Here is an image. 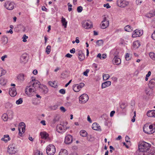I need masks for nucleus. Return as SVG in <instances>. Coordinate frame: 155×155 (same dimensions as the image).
<instances>
[{
    "label": "nucleus",
    "mask_w": 155,
    "mask_h": 155,
    "mask_svg": "<svg viewBox=\"0 0 155 155\" xmlns=\"http://www.w3.org/2000/svg\"><path fill=\"white\" fill-rule=\"evenodd\" d=\"M150 146L151 145L150 143L144 141H142L139 143L138 150L141 152L149 153L150 152Z\"/></svg>",
    "instance_id": "1"
},
{
    "label": "nucleus",
    "mask_w": 155,
    "mask_h": 155,
    "mask_svg": "<svg viewBox=\"0 0 155 155\" xmlns=\"http://www.w3.org/2000/svg\"><path fill=\"white\" fill-rule=\"evenodd\" d=\"M54 146L52 144H49L47 147L46 152L48 155H53L55 152Z\"/></svg>",
    "instance_id": "2"
},
{
    "label": "nucleus",
    "mask_w": 155,
    "mask_h": 155,
    "mask_svg": "<svg viewBox=\"0 0 155 155\" xmlns=\"http://www.w3.org/2000/svg\"><path fill=\"white\" fill-rule=\"evenodd\" d=\"M27 86L25 89V93L28 96L31 97L35 95V89L33 87H29Z\"/></svg>",
    "instance_id": "3"
},
{
    "label": "nucleus",
    "mask_w": 155,
    "mask_h": 155,
    "mask_svg": "<svg viewBox=\"0 0 155 155\" xmlns=\"http://www.w3.org/2000/svg\"><path fill=\"white\" fill-rule=\"evenodd\" d=\"M18 150L15 147V144L9 145L8 147V152L10 154H14L18 152Z\"/></svg>",
    "instance_id": "4"
},
{
    "label": "nucleus",
    "mask_w": 155,
    "mask_h": 155,
    "mask_svg": "<svg viewBox=\"0 0 155 155\" xmlns=\"http://www.w3.org/2000/svg\"><path fill=\"white\" fill-rule=\"evenodd\" d=\"M83 27L86 29L91 28L93 27L92 23L89 20L83 21L82 23Z\"/></svg>",
    "instance_id": "5"
},
{
    "label": "nucleus",
    "mask_w": 155,
    "mask_h": 155,
    "mask_svg": "<svg viewBox=\"0 0 155 155\" xmlns=\"http://www.w3.org/2000/svg\"><path fill=\"white\" fill-rule=\"evenodd\" d=\"M89 99L88 96L86 94H83L79 97V101L80 103L84 104Z\"/></svg>",
    "instance_id": "6"
},
{
    "label": "nucleus",
    "mask_w": 155,
    "mask_h": 155,
    "mask_svg": "<svg viewBox=\"0 0 155 155\" xmlns=\"http://www.w3.org/2000/svg\"><path fill=\"white\" fill-rule=\"evenodd\" d=\"M67 128V127L65 128L64 125L61 124H58L56 127V131L59 133L64 132Z\"/></svg>",
    "instance_id": "7"
},
{
    "label": "nucleus",
    "mask_w": 155,
    "mask_h": 155,
    "mask_svg": "<svg viewBox=\"0 0 155 155\" xmlns=\"http://www.w3.org/2000/svg\"><path fill=\"white\" fill-rule=\"evenodd\" d=\"M5 7L7 9L12 10L14 8V3L10 1H6L5 4Z\"/></svg>",
    "instance_id": "8"
},
{
    "label": "nucleus",
    "mask_w": 155,
    "mask_h": 155,
    "mask_svg": "<svg viewBox=\"0 0 155 155\" xmlns=\"http://www.w3.org/2000/svg\"><path fill=\"white\" fill-rule=\"evenodd\" d=\"M117 3L118 6L122 8L126 7L129 4L127 2L122 0H118L117 1Z\"/></svg>",
    "instance_id": "9"
},
{
    "label": "nucleus",
    "mask_w": 155,
    "mask_h": 155,
    "mask_svg": "<svg viewBox=\"0 0 155 155\" xmlns=\"http://www.w3.org/2000/svg\"><path fill=\"white\" fill-rule=\"evenodd\" d=\"M39 91L43 94H47L48 90L47 87L45 86L42 84H41L39 87Z\"/></svg>",
    "instance_id": "10"
},
{
    "label": "nucleus",
    "mask_w": 155,
    "mask_h": 155,
    "mask_svg": "<svg viewBox=\"0 0 155 155\" xmlns=\"http://www.w3.org/2000/svg\"><path fill=\"white\" fill-rule=\"evenodd\" d=\"M109 21L107 19L106 17H104L103 20L102 21L101 28L102 29H105L109 25Z\"/></svg>",
    "instance_id": "11"
},
{
    "label": "nucleus",
    "mask_w": 155,
    "mask_h": 155,
    "mask_svg": "<svg viewBox=\"0 0 155 155\" xmlns=\"http://www.w3.org/2000/svg\"><path fill=\"white\" fill-rule=\"evenodd\" d=\"M73 137L71 135H67L65 137L64 142L66 144H70L72 143Z\"/></svg>",
    "instance_id": "12"
},
{
    "label": "nucleus",
    "mask_w": 155,
    "mask_h": 155,
    "mask_svg": "<svg viewBox=\"0 0 155 155\" xmlns=\"http://www.w3.org/2000/svg\"><path fill=\"white\" fill-rule=\"evenodd\" d=\"M28 60L27 54L26 53L23 54L20 58V62L21 63H25Z\"/></svg>",
    "instance_id": "13"
},
{
    "label": "nucleus",
    "mask_w": 155,
    "mask_h": 155,
    "mask_svg": "<svg viewBox=\"0 0 155 155\" xmlns=\"http://www.w3.org/2000/svg\"><path fill=\"white\" fill-rule=\"evenodd\" d=\"M134 32V33L132 35V37L133 38L139 37L142 35L143 34V31L138 29L135 30Z\"/></svg>",
    "instance_id": "14"
},
{
    "label": "nucleus",
    "mask_w": 155,
    "mask_h": 155,
    "mask_svg": "<svg viewBox=\"0 0 155 155\" xmlns=\"http://www.w3.org/2000/svg\"><path fill=\"white\" fill-rule=\"evenodd\" d=\"M9 94L12 97L15 96L16 94V89L15 87H12L9 89Z\"/></svg>",
    "instance_id": "15"
},
{
    "label": "nucleus",
    "mask_w": 155,
    "mask_h": 155,
    "mask_svg": "<svg viewBox=\"0 0 155 155\" xmlns=\"http://www.w3.org/2000/svg\"><path fill=\"white\" fill-rule=\"evenodd\" d=\"M32 87L35 90L38 87L39 88V87L41 84H40V82L38 80H35L34 82L33 80H32L31 83L32 84Z\"/></svg>",
    "instance_id": "16"
},
{
    "label": "nucleus",
    "mask_w": 155,
    "mask_h": 155,
    "mask_svg": "<svg viewBox=\"0 0 155 155\" xmlns=\"http://www.w3.org/2000/svg\"><path fill=\"white\" fill-rule=\"evenodd\" d=\"M143 131L146 133L151 134L155 132V130H150L149 129L148 126H144L143 127Z\"/></svg>",
    "instance_id": "17"
},
{
    "label": "nucleus",
    "mask_w": 155,
    "mask_h": 155,
    "mask_svg": "<svg viewBox=\"0 0 155 155\" xmlns=\"http://www.w3.org/2000/svg\"><path fill=\"white\" fill-rule=\"evenodd\" d=\"M112 62L114 64L118 65L121 63V61L120 58L115 56L112 60Z\"/></svg>",
    "instance_id": "18"
},
{
    "label": "nucleus",
    "mask_w": 155,
    "mask_h": 155,
    "mask_svg": "<svg viewBox=\"0 0 155 155\" xmlns=\"http://www.w3.org/2000/svg\"><path fill=\"white\" fill-rule=\"evenodd\" d=\"M92 128L94 130L101 131V127L99 125L96 123H94L92 126Z\"/></svg>",
    "instance_id": "19"
},
{
    "label": "nucleus",
    "mask_w": 155,
    "mask_h": 155,
    "mask_svg": "<svg viewBox=\"0 0 155 155\" xmlns=\"http://www.w3.org/2000/svg\"><path fill=\"white\" fill-rule=\"evenodd\" d=\"M26 75L25 74L21 73L19 74L17 76V79L20 82H23L25 79Z\"/></svg>",
    "instance_id": "20"
},
{
    "label": "nucleus",
    "mask_w": 155,
    "mask_h": 155,
    "mask_svg": "<svg viewBox=\"0 0 155 155\" xmlns=\"http://www.w3.org/2000/svg\"><path fill=\"white\" fill-rule=\"evenodd\" d=\"M41 138L42 139H47L48 138L49 135L45 131L41 132L40 134Z\"/></svg>",
    "instance_id": "21"
},
{
    "label": "nucleus",
    "mask_w": 155,
    "mask_h": 155,
    "mask_svg": "<svg viewBox=\"0 0 155 155\" xmlns=\"http://www.w3.org/2000/svg\"><path fill=\"white\" fill-rule=\"evenodd\" d=\"M149 88H152L155 86V79L153 78L151 79L148 84Z\"/></svg>",
    "instance_id": "22"
},
{
    "label": "nucleus",
    "mask_w": 155,
    "mask_h": 155,
    "mask_svg": "<svg viewBox=\"0 0 155 155\" xmlns=\"http://www.w3.org/2000/svg\"><path fill=\"white\" fill-rule=\"evenodd\" d=\"M147 114L149 117H155V110L148 111Z\"/></svg>",
    "instance_id": "23"
},
{
    "label": "nucleus",
    "mask_w": 155,
    "mask_h": 155,
    "mask_svg": "<svg viewBox=\"0 0 155 155\" xmlns=\"http://www.w3.org/2000/svg\"><path fill=\"white\" fill-rule=\"evenodd\" d=\"M18 127H20V129H21L22 132L23 133L25 132V125L24 122H22L20 123Z\"/></svg>",
    "instance_id": "24"
},
{
    "label": "nucleus",
    "mask_w": 155,
    "mask_h": 155,
    "mask_svg": "<svg viewBox=\"0 0 155 155\" xmlns=\"http://www.w3.org/2000/svg\"><path fill=\"white\" fill-rule=\"evenodd\" d=\"M111 82L110 81H107L103 83L102 84V88H105L107 87L110 86L111 85Z\"/></svg>",
    "instance_id": "25"
},
{
    "label": "nucleus",
    "mask_w": 155,
    "mask_h": 155,
    "mask_svg": "<svg viewBox=\"0 0 155 155\" xmlns=\"http://www.w3.org/2000/svg\"><path fill=\"white\" fill-rule=\"evenodd\" d=\"M11 140L10 138L9 137V135H5L4 136V137L1 139V140L4 141L5 142H7L8 140Z\"/></svg>",
    "instance_id": "26"
},
{
    "label": "nucleus",
    "mask_w": 155,
    "mask_h": 155,
    "mask_svg": "<svg viewBox=\"0 0 155 155\" xmlns=\"http://www.w3.org/2000/svg\"><path fill=\"white\" fill-rule=\"evenodd\" d=\"M73 90L75 92H78L81 90L78 84H74L73 86Z\"/></svg>",
    "instance_id": "27"
},
{
    "label": "nucleus",
    "mask_w": 155,
    "mask_h": 155,
    "mask_svg": "<svg viewBox=\"0 0 155 155\" xmlns=\"http://www.w3.org/2000/svg\"><path fill=\"white\" fill-rule=\"evenodd\" d=\"M155 15V13L153 11H151L149 13L146 15V16L148 18H150Z\"/></svg>",
    "instance_id": "28"
},
{
    "label": "nucleus",
    "mask_w": 155,
    "mask_h": 155,
    "mask_svg": "<svg viewBox=\"0 0 155 155\" xmlns=\"http://www.w3.org/2000/svg\"><path fill=\"white\" fill-rule=\"evenodd\" d=\"M67 151L64 149H62L59 153V155H67Z\"/></svg>",
    "instance_id": "29"
},
{
    "label": "nucleus",
    "mask_w": 155,
    "mask_h": 155,
    "mask_svg": "<svg viewBox=\"0 0 155 155\" xmlns=\"http://www.w3.org/2000/svg\"><path fill=\"white\" fill-rule=\"evenodd\" d=\"M13 112L12 110H10L8 111L7 115L8 117V119L11 120L13 118Z\"/></svg>",
    "instance_id": "30"
},
{
    "label": "nucleus",
    "mask_w": 155,
    "mask_h": 155,
    "mask_svg": "<svg viewBox=\"0 0 155 155\" xmlns=\"http://www.w3.org/2000/svg\"><path fill=\"white\" fill-rule=\"evenodd\" d=\"M7 82V80L4 78H2L0 79V83L1 84L3 85H5Z\"/></svg>",
    "instance_id": "31"
},
{
    "label": "nucleus",
    "mask_w": 155,
    "mask_h": 155,
    "mask_svg": "<svg viewBox=\"0 0 155 155\" xmlns=\"http://www.w3.org/2000/svg\"><path fill=\"white\" fill-rule=\"evenodd\" d=\"M124 29L125 31L128 32H130L132 31V28L130 25L126 26L124 28Z\"/></svg>",
    "instance_id": "32"
},
{
    "label": "nucleus",
    "mask_w": 155,
    "mask_h": 155,
    "mask_svg": "<svg viewBox=\"0 0 155 155\" xmlns=\"http://www.w3.org/2000/svg\"><path fill=\"white\" fill-rule=\"evenodd\" d=\"M2 41L4 44H6L8 41V38L7 36H3L2 38Z\"/></svg>",
    "instance_id": "33"
},
{
    "label": "nucleus",
    "mask_w": 155,
    "mask_h": 155,
    "mask_svg": "<svg viewBox=\"0 0 155 155\" xmlns=\"http://www.w3.org/2000/svg\"><path fill=\"white\" fill-rule=\"evenodd\" d=\"M140 45L139 41H135L133 43V46L135 48H138Z\"/></svg>",
    "instance_id": "34"
},
{
    "label": "nucleus",
    "mask_w": 155,
    "mask_h": 155,
    "mask_svg": "<svg viewBox=\"0 0 155 155\" xmlns=\"http://www.w3.org/2000/svg\"><path fill=\"white\" fill-rule=\"evenodd\" d=\"M61 21L62 24V25L64 26V28H66L67 22L66 21L65 18L62 17Z\"/></svg>",
    "instance_id": "35"
},
{
    "label": "nucleus",
    "mask_w": 155,
    "mask_h": 155,
    "mask_svg": "<svg viewBox=\"0 0 155 155\" xmlns=\"http://www.w3.org/2000/svg\"><path fill=\"white\" fill-rule=\"evenodd\" d=\"M97 57L98 58H99L101 59H103L106 58L107 56L105 54H103L102 55H101L100 53H99L97 54Z\"/></svg>",
    "instance_id": "36"
},
{
    "label": "nucleus",
    "mask_w": 155,
    "mask_h": 155,
    "mask_svg": "<svg viewBox=\"0 0 155 155\" xmlns=\"http://www.w3.org/2000/svg\"><path fill=\"white\" fill-rule=\"evenodd\" d=\"M2 118L4 121H7L8 120V117L7 114H3L2 116Z\"/></svg>",
    "instance_id": "37"
},
{
    "label": "nucleus",
    "mask_w": 155,
    "mask_h": 155,
    "mask_svg": "<svg viewBox=\"0 0 155 155\" xmlns=\"http://www.w3.org/2000/svg\"><path fill=\"white\" fill-rule=\"evenodd\" d=\"M149 55L150 57L153 60H155V54L153 52L150 53Z\"/></svg>",
    "instance_id": "38"
},
{
    "label": "nucleus",
    "mask_w": 155,
    "mask_h": 155,
    "mask_svg": "<svg viewBox=\"0 0 155 155\" xmlns=\"http://www.w3.org/2000/svg\"><path fill=\"white\" fill-rule=\"evenodd\" d=\"M6 73L5 70L0 68V77L4 75Z\"/></svg>",
    "instance_id": "39"
},
{
    "label": "nucleus",
    "mask_w": 155,
    "mask_h": 155,
    "mask_svg": "<svg viewBox=\"0 0 155 155\" xmlns=\"http://www.w3.org/2000/svg\"><path fill=\"white\" fill-rule=\"evenodd\" d=\"M80 134L81 136L84 137L86 136L87 133L84 130H82L80 131Z\"/></svg>",
    "instance_id": "40"
},
{
    "label": "nucleus",
    "mask_w": 155,
    "mask_h": 155,
    "mask_svg": "<svg viewBox=\"0 0 155 155\" xmlns=\"http://www.w3.org/2000/svg\"><path fill=\"white\" fill-rule=\"evenodd\" d=\"M48 84L51 87H56V84L55 82L49 81Z\"/></svg>",
    "instance_id": "41"
},
{
    "label": "nucleus",
    "mask_w": 155,
    "mask_h": 155,
    "mask_svg": "<svg viewBox=\"0 0 155 155\" xmlns=\"http://www.w3.org/2000/svg\"><path fill=\"white\" fill-rule=\"evenodd\" d=\"M103 42L102 40H100L97 41L96 43L98 46H100L103 44Z\"/></svg>",
    "instance_id": "42"
},
{
    "label": "nucleus",
    "mask_w": 155,
    "mask_h": 155,
    "mask_svg": "<svg viewBox=\"0 0 155 155\" xmlns=\"http://www.w3.org/2000/svg\"><path fill=\"white\" fill-rule=\"evenodd\" d=\"M51 46L50 45H48L46 48V52L48 54L50 53L51 51Z\"/></svg>",
    "instance_id": "43"
},
{
    "label": "nucleus",
    "mask_w": 155,
    "mask_h": 155,
    "mask_svg": "<svg viewBox=\"0 0 155 155\" xmlns=\"http://www.w3.org/2000/svg\"><path fill=\"white\" fill-rule=\"evenodd\" d=\"M79 60L81 61L83 60L84 58V54L78 56Z\"/></svg>",
    "instance_id": "44"
},
{
    "label": "nucleus",
    "mask_w": 155,
    "mask_h": 155,
    "mask_svg": "<svg viewBox=\"0 0 155 155\" xmlns=\"http://www.w3.org/2000/svg\"><path fill=\"white\" fill-rule=\"evenodd\" d=\"M22 102V98H20L18 100H17L16 101V103L17 104H21Z\"/></svg>",
    "instance_id": "45"
},
{
    "label": "nucleus",
    "mask_w": 155,
    "mask_h": 155,
    "mask_svg": "<svg viewBox=\"0 0 155 155\" xmlns=\"http://www.w3.org/2000/svg\"><path fill=\"white\" fill-rule=\"evenodd\" d=\"M125 58L127 61H129L131 59V57H130V54L128 53L126 54Z\"/></svg>",
    "instance_id": "46"
},
{
    "label": "nucleus",
    "mask_w": 155,
    "mask_h": 155,
    "mask_svg": "<svg viewBox=\"0 0 155 155\" xmlns=\"http://www.w3.org/2000/svg\"><path fill=\"white\" fill-rule=\"evenodd\" d=\"M103 77L104 80H106L109 78L110 76L108 74H105L103 75Z\"/></svg>",
    "instance_id": "47"
},
{
    "label": "nucleus",
    "mask_w": 155,
    "mask_h": 155,
    "mask_svg": "<svg viewBox=\"0 0 155 155\" xmlns=\"http://www.w3.org/2000/svg\"><path fill=\"white\" fill-rule=\"evenodd\" d=\"M82 7L81 6H79L77 8V11L78 12L80 13L82 12Z\"/></svg>",
    "instance_id": "48"
},
{
    "label": "nucleus",
    "mask_w": 155,
    "mask_h": 155,
    "mask_svg": "<svg viewBox=\"0 0 155 155\" xmlns=\"http://www.w3.org/2000/svg\"><path fill=\"white\" fill-rule=\"evenodd\" d=\"M58 107V104H55L51 107V109L52 110H55L57 109Z\"/></svg>",
    "instance_id": "49"
},
{
    "label": "nucleus",
    "mask_w": 155,
    "mask_h": 155,
    "mask_svg": "<svg viewBox=\"0 0 155 155\" xmlns=\"http://www.w3.org/2000/svg\"><path fill=\"white\" fill-rule=\"evenodd\" d=\"M28 38V37L27 36H26V35H24L23 37V41L24 42H25L27 40L26 39Z\"/></svg>",
    "instance_id": "50"
},
{
    "label": "nucleus",
    "mask_w": 155,
    "mask_h": 155,
    "mask_svg": "<svg viewBox=\"0 0 155 155\" xmlns=\"http://www.w3.org/2000/svg\"><path fill=\"white\" fill-rule=\"evenodd\" d=\"M89 69H87L86 71L84 72L83 74L84 75L86 76H88V73L89 72Z\"/></svg>",
    "instance_id": "51"
},
{
    "label": "nucleus",
    "mask_w": 155,
    "mask_h": 155,
    "mask_svg": "<svg viewBox=\"0 0 155 155\" xmlns=\"http://www.w3.org/2000/svg\"><path fill=\"white\" fill-rule=\"evenodd\" d=\"M59 92L62 94H64L65 93V91L64 89H61L59 91Z\"/></svg>",
    "instance_id": "52"
},
{
    "label": "nucleus",
    "mask_w": 155,
    "mask_h": 155,
    "mask_svg": "<svg viewBox=\"0 0 155 155\" xmlns=\"http://www.w3.org/2000/svg\"><path fill=\"white\" fill-rule=\"evenodd\" d=\"M60 109L61 111L63 112H65L66 110L64 108V107L63 106L61 107H60Z\"/></svg>",
    "instance_id": "53"
},
{
    "label": "nucleus",
    "mask_w": 155,
    "mask_h": 155,
    "mask_svg": "<svg viewBox=\"0 0 155 155\" xmlns=\"http://www.w3.org/2000/svg\"><path fill=\"white\" fill-rule=\"evenodd\" d=\"M78 85L81 89L84 86V84L83 83H81L78 84Z\"/></svg>",
    "instance_id": "54"
},
{
    "label": "nucleus",
    "mask_w": 155,
    "mask_h": 155,
    "mask_svg": "<svg viewBox=\"0 0 155 155\" xmlns=\"http://www.w3.org/2000/svg\"><path fill=\"white\" fill-rule=\"evenodd\" d=\"M104 7H106V8H110V6L109 5V4L107 3L106 4H104Z\"/></svg>",
    "instance_id": "55"
},
{
    "label": "nucleus",
    "mask_w": 155,
    "mask_h": 155,
    "mask_svg": "<svg viewBox=\"0 0 155 155\" xmlns=\"http://www.w3.org/2000/svg\"><path fill=\"white\" fill-rule=\"evenodd\" d=\"M151 38L154 40H155V30L151 35Z\"/></svg>",
    "instance_id": "56"
},
{
    "label": "nucleus",
    "mask_w": 155,
    "mask_h": 155,
    "mask_svg": "<svg viewBox=\"0 0 155 155\" xmlns=\"http://www.w3.org/2000/svg\"><path fill=\"white\" fill-rule=\"evenodd\" d=\"M65 57L68 58H71L72 57V55L69 53H68L65 55Z\"/></svg>",
    "instance_id": "57"
},
{
    "label": "nucleus",
    "mask_w": 155,
    "mask_h": 155,
    "mask_svg": "<svg viewBox=\"0 0 155 155\" xmlns=\"http://www.w3.org/2000/svg\"><path fill=\"white\" fill-rule=\"evenodd\" d=\"M18 131H19V135L20 136H21V137H22L23 136H22V134L21 133V130H20V127H18Z\"/></svg>",
    "instance_id": "58"
},
{
    "label": "nucleus",
    "mask_w": 155,
    "mask_h": 155,
    "mask_svg": "<svg viewBox=\"0 0 155 155\" xmlns=\"http://www.w3.org/2000/svg\"><path fill=\"white\" fill-rule=\"evenodd\" d=\"M115 113V111L114 110L112 111L111 112L110 114V116L111 117H112L113 116L114 114Z\"/></svg>",
    "instance_id": "59"
},
{
    "label": "nucleus",
    "mask_w": 155,
    "mask_h": 155,
    "mask_svg": "<svg viewBox=\"0 0 155 155\" xmlns=\"http://www.w3.org/2000/svg\"><path fill=\"white\" fill-rule=\"evenodd\" d=\"M145 92L147 94H149V89L147 88H145Z\"/></svg>",
    "instance_id": "60"
},
{
    "label": "nucleus",
    "mask_w": 155,
    "mask_h": 155,
    "mask_svg": "<svg viewBox=\"0 0 155 155\" xmlns=\"http://www.w3.org/2000/svg\"><path fill=\"white\" fill-rule=\"evenodd\" d=\"M7 57V55H5L3 56H2L1 57V58L3 61H5V58H6Z\"/></svg>",
    "instance_id": "61"
},
{
    "label": "nucleus",
    "mask_w": 155,
    "mask_h": 155,
    "mask_svg": "<svg viewBox=\"0 0 155 155\" xmlns=\"http://www.w3.org/2000/svg\"><path fill=\"white\" fill-rule=\"evenodd\" d=\"M75 49L74 48H73L72 49L70 50V52L71 53H74L75 52Z\"/></svg>",
    "instance_id": "62"
},
{
    "label": "nucleus",
    "mask_w": 155,
    "mask_h": 155,
    "mask_svg": "<svg viewBox=\"0 0 155 155\" xmlns=\"http://www.w3.org/2000/svg\"><path fill=\"white\" fill-rule=\"evenodd\" d=\"M87 120L90 123L92 122V121L91 120V119L90 118V116L89 115H88L87 117Z\"/></svg>",
    "instance_id": "63"
},
{
    "label": "nucleus",
    "mask_w": 155,
    "mask_h": 155,
    "mask_svg": "<svg viewBox=\"0 0 155 155\" xmlns=\"http://www.w3.org/2000/svg\"><path fill=\"white\" fill-rule=\"evenodd\" d=\"M84 53H83L82 51L81 50H79L78 51V56L80 55H81L82 54H83Z\"/></svg>",
    "instance_id": "64"
}]
</instances>
